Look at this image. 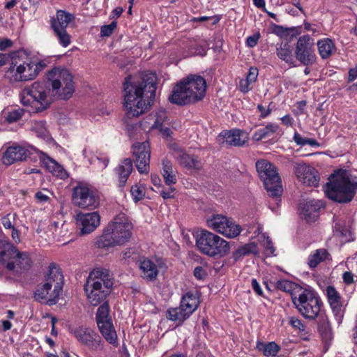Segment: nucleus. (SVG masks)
<instances>
[{
  "label": "nucleus",
  "instance_id": "nucleus-1",
  "mask_svg": "<svg viewBox=\"0 0 357 357\" xmlns=\"http://www.w3.org/2000/svg\"><path fill=\"white\" fill-rule=\"evenodd\" d=\"M156 77L153 74L128 76L123 83L124 106L128 112H146L154 103Z\"/></svg>",
  "mask_w": 357,
  "mask_h": 357
},
{
  "label": "nucleus",
  "instance_id": "nucleus-2",
  "mask_svg": "<svg viewBox=\"0 0 357 357\" xmlns=\"http://www.w3.org/2000/svg\"><path fill=\"white\" fill-rule=\"evenodd\" d=\"M132 230L131 222L116 216L103 229L102 234L96 238L95 245L98 249L108 251L110 248L124 245L130 241Z\"/></svg>",
  "mask_w": 357,
  "mask_h": 357
},
{
  "label": "nucleus",
  "instance_id": "nucleus-3",
  "mask_svg": "<svg viewBox=\"0 0 357 357\" xmlns=\"http://www.w3.org/2000/svg\"><path fill=\"white\" fill-rule=\"evenodd\" d=\"M328 180L324 192L328 199L340 204L352 201L357 190V182L351 181L347 170H335Z\"/></svg>",
  "mask_w": 357,
  "mask_h": 357
},
{
  "label": "nucleus",
  "instance_id": "nucleus-4",
  "mask_svg": "<svg viewBox=\"0 0 357 357\" xmlns=\"http://www.w3.org/2000/svg\"><path fill=\"white\" fill-rule=\"evenodd\" d=\"M47 66L45 60L36 61L22 52L11 53V62L7 71L11 82H26L35 79Z\"/></svg>",
  "mask_w": 357,
  "mask_h": 357
},
{
  "label": "nucleus",
  "instance_id": "nucleus-5",
  "mask_svg": "<svg viewBox=\"0 0 357 357\" xmlns=\"http://www.w3.org/2000/svg\"><path fill=\"white\" fill-rule=\"evenodd\" d=\"M206 89V82L204 77L190 75L174 88L169 100L178 105L195 103L204 98Z\"/></svg>",
  "mask_w": 357,
  "mask_h": 357
},
{
  "label": "nucleus",
  "instance_id": "nucleus-6",
  "mask_svg": "<svg viewBox=\"0 0 357 357\" xmlns=\"http://www.w3.org/2000/svg\"><path fill=\"white\" fill-rule=\"evenodd\" d=\"M113 281L109 271L103 268L93 269L87 278L84 289L89 303L97 306L103 304L107 296L110 294Z\"/></svg>",
  "mask_w": 357,
  "mask_h": 357
},
{
  "label": "nucleus",
  "instance_id": "nucleus-7",
  "mask_svg": "<svg viewBox=\"0 0 357 357\" xmlns=\"http://www.w3.org/2000/svg\"><path fill=\"white\" fill-rule=\"evenodd\" d=\"M293 305L306 320L314 321L323 312L324 303L319 294L310 287H305L293 298Z\"/></svg>",
  "mask_w": 357,
  "mask_h": 357
},
{
  "label": "nucleus",
  "instance_id": "nucleus-8",
  "mask_svg": "<svg viewBox=\"0 0 357 357\" xmlns=\"http://www.w3.org/2000/svg\"><path fill=\"white\" fill-rule=\"evenodd\" d=\"M196 246L201 253L210 257H225L230 250L227 241L207 230H202L197 233Z\"/></svg>",
  "mask_w": 357,
  "mask_h": 357
},
{
  "label": "nucleus",
  "instance_id": "nucleus-9",
  "mask_svg": "<svg viewBox=\"0 0 357 357\" xmlns=\"http://www.w3.org/2000/svg\"><path fill=\"white\" fill-rule=\"evenodd\" d=\"M47 79L52 86V92L61 100H68L75 92L73 76L65 68L55 67L48 71Z\"/></svg>",
  "mask_w": 357,
  "mask_h": 357
},
{
  "label": "nucleus",
  "instance_id": "nucleus-10",
  "mask_svg": "<svg viewBox=\"0 0 357 357\" xmlns=\"http://www.w3.org/2000/svg\"><path fill=\"white\" fill-rule=\"evenodd\" d=\"M256 169L268 195L279 198L282 192L281 179L274 165L267 160H259Z\"/></svg>",
  "mask_w": 357,
  "mask_h": 357
},
{
  "label": "nucleus",
  "instance_id": "nucleus-11",
  "mask_svg": "<svg viewBox=\"0 0 357 357\" xmlns=\"http://www.w3.org/2000/svg\"><path fill=\"white\" fill-rule=\"evenodd\" d=\"M96 321L98 330L103 338L114 347H118V335L110 315L109 303L101 304L96 314Z\"/></svg>",
  "mask_w": 357,
  "mask_h": 357
},
{
  "label": "nucleus",
  "instance_id": "nucleus-12",
  "mask_svg": "<svg viewBox=\"0 0 357 357\" xmlns=\"http://www.w3.org/2000/svg\"><path fill=\"white\" fill-rule=\"evenodd\" d=\"M73 201L79 208L93 209L99 205L100 197L97 190L80 183L73 189Z\"/></svg>",
  "mask_w": 357,
  "mask_h": 357
},
{
  "label": "nucleus",
  "instance_id": "nucleus-13",
  "mask_svg": "<svg viewBox=\"0 0 357 357\" xmlns=\"http://www.w3.org/2000/svg\"><path fill=\"white\" fill-rule=\"evenodd\" d=\"M74 20V16L63 10H57L56 17L51 19V27L59 40V44L63 47H68L71 42L70 36L67 33L66 28Z\"/></svg>",
  "mask_w": 357,
  "mask_h": 357
},
{
  "label": "nucleus",
  "instance_id": "nucleus-14",
  "mask_svg": "<svg viewBox=\"0 0 357 357\" xmlns=\"http://www.w3.org/2000/svg\"><path fill=\"white\" fill-rule=\"evenodd\" d=\"M294 55L303 66H310L317 61L314 39L308 34L300 36L297 40Z\"/></svg>",
  "mask_w": 357,
  "mask_h": 357
},
{
  "label": "nucleus",
  "instance_id": "nucleus-15",
  "mask_svg": "<svg viewBox=\"0 0 357 357\" xmlns=\"http://www.w3.org/2000/svg\"><path fill=\"white\" fill-rule=\"evenodd\" d=\"M73 335L77 340L92 351H101L105 342L100 335L93 329L84 326L74 329Z\"/></svg>",
  "mask_w": 357,
  "mask_h": 357
},
{
  "label": "nucleus",
  "instance_id": "nucleus-16",
  "mask_svg": "<svg viewBox=\"0 0 357 357\" xmlns=\"http://www.w3.org/2000/svg\"><path fill=\"white\" fill-rule=\"evenodd\" d=\"M207 225L215 231L229 238H235L241 231V226L236 224L231 218L219 214L213 215L208 219Z\"/></svg>",
  "mask_w": 357,
  "mask_h": 357
},
{
  "label": "nucleus",
  "instance_id": "nucleus-17",
  "mask_svg": "<svg viewBox=\"0 0 357 357\" xmlns=\"http://www.w3.org/2000/svg\"><path fill=\"white\" fill-rule=\"evenodd\" d=\"M131 151L135 166L140 174H148L150 169L151 147L149 142H136L132 144Z\"/></svg>",
  "mask_w": 357,
  "mask_h": 357
},
{
  "label": "nucleus",
  "instance_id": "nucleus-18",
  "mask_svg": "<svg viewBox=\"0 0 357 357\" xmlns=\"http://www.w3.org/2000/svg\"><path fill=\"white\" fill-rule=\"evenodd\" d=\"M24 92L33 99L36 112L48 109L52 103V98L47 95L45 84L36 82L30 87L26 88Z\"/></svg>",
  "mask_w": 357,
  "mask_h": 357
},
{
  "label": "nucleus",
  "instance_id": "nucleus-19",
  "mask_svg": "<svg viewBox=\"0 0 357 357\" xmlns=\"http://www.w3.org/2000/svg\"><path fill=\"white\" fill-rule=\"evenodd\" d=\"M61 291L54 288L51 282H45L38 286L34 292V299L43 304L50 306L55 305L59 300Z\"/></svg>",
  "mask_w": 357,
  "mask_h": 357
},
{
  "label": "nucleus",
  "instance_id": "nucleus-20",
  "mask_svg": "<svg viewBox=\"0 0 357 357\" xmlns=\"http://www.w3.org/2000/svg\"><path fill=\"white\" fill-rule=\"evenodd\" d=\"M100 216L98 212L77 214V225L82 236L93 232L100 225Z\"/></svg>",
  "mask_w": 357,
  "mask_h": 357
},
{
  "label": "nucleus",
  "instance_id": "nucleus-21",
  "mask_svg": "<svg viewBox=\"0 0 357 357\" xmlns=\"http://www.w3.org/2000/svg\"><path fill=\"white\" fill-rule=\"evenodd\" d=\"M328 302L332 310L333 314L338 324L342 321L344 310L342 308L341 296L340 293L333 286L329 285L326 289Z\"/></svg>",
  "mask_w": 357,
  "mask_h": 357
},
{
  "label": "nucleus",
  "instance_id": "nucleus-22",
  "mask_svg": "<svg viewBox=\"0 0 357 357\" xmlns=\"http://www.w3.org/2000/svg\"><path fill=\"white\" fill-rule=\"evenodd\" d=\"M301 215L308 222H314L319 217L320 210L325 208L321 200L310 199L300 204Z\"/></svg>",
  "mask_w": 357,
  "mask_h": 357
},
{
  "label": "nucleus",
  "instance_id": "nucleus-23",
  "mask_svg": "<svg viewBox=\"0 0 357 357\" xmlns=\"http://www.w3.org/2000/svg\"><path fill=\"white\" fill-rule=\"evenodd\" d=\"M296 175L307 186L317 187L319 183L318 172L312 167L305 164L299 165L296 169Z\"/></svg>",
  "mask_w": 357,
  "mask_h": 357
},
{
  "label": "nucleus",
  "instance_id": "nucleus-24",
  "mask_svg": "<svg viewBox=\"0 0 357 357\" xmlns=\"http://www.w3.org/2000/svg\"><path fill=\"white\" fill-rule=\"evenodd\" d=\"M144 113H126L123 119V124L126 126L128 135L131 137L134 136L137 130L139 128L142 130H146L149 124L146 121H138L139 117Z\"/></svg>",
  "mask_w": 357,
  "mask_h": 357
},
{
  "label": "nucleus",
  "instance_id": "nucleus-25",
  "mask_svg": "<svg viewBox=\"0 0 357 357\" xmlns=\"http://www.w3.org/2000/svg\"><path fill=\"white\" fill-rule=\"evenodd\" d=\"M176 161L178 165L188 171H199L203 163L198 155L190 154L187 151H180L176 155Z\"/></svg>",
  "mask_w": 357,
  "mask_h": 357
},
{
  "label": "nucleus",
  "instance_id": "nucleus-26",
  "mask_svg": "<svg viewBox=\"0 0 357 357\" xmlns=\"http://www.w3.org/2000/svg\"><path fill=\"white\" fill-rule=\"evenodd\" d=\"M29 154V150L22 146H10L7 148L3 153V162L5 165H10L15 162L25 160Z\"/></svg>",
  "mask_w": 357,
  "mask_h": 357
},
{
  "label": "nucleus",
  "instance_id": "nucleus-27",
  "mask_svg": "<svg viewBox=\"0 0 357 357\" xmlns=\"http://www.w3.org/2000/svg\"><path fill=\"white\" fill-rule=\"evenodd\" d=\"M133 171L132 160L125 158L114 169L118 181V187L121 190L125 187L126 182Z\"/></svg>",
  "mask_w": 357,
  "mask_h": 357
},
{
  "label": "nucleus",
  "instance_id": "nucleus-28",
  "mask_svg": "<svg viewBox=\"0 0 357 357\" xmlns=\"http://www.w3.org/2000/svg\"><path fill=\"white\" fill-rule=\"evenodd\" d=\"M221 135L224 142L231 146H243L248 142V134L240 129L225 130Z\"/></svg>",
  "mask_w": 357,
  "mask_h": 357
},
{
  "label": "nucleus",
  "instance_id": "nucleus-29",
  "mask_svg": "<svg viewBox=\"0 0 357 357\" xmlns=\"http://www.w3.org/2000/svg\"><path fill=\"white\" fill-rule=\"evenodd\" d=\"M39 158L42 165L53 175L62 179L68 176V172L63 167L47 154L40 152Z\"/></svg>",
  "mask_w": 357,
  "mask_h": 357
},
{
  "label": "nucleus",
  "instance_id": "nucleus-30",
  "mask_svg": "<svg viewBox=\"0 0 357 357\" xmlns=\"http://www.w3.org/2000/svg\"><path fill=\"white\" fill-rule=\"evenodd\" d=\"M141 276L147 281L155 280L159 273L158 266L149 258L142 257L139 261Z\"/></svg>",
  "mask_w": 357,
  "mask_h": 357
},
{
  "label": "nucleus",
  "instance_id": "nucleus-31",
  "mask_svg": "<svg viewBox=\"0 0 357 357\" xmlns=\"http://www.w3.org/2000/svg\"><path fill=\"white\" fill-rule=\"evenodd\" d=\"M317 329L322 340L328 344L333 339V331L331 322L327 315L323 312L319 317L317 318Z\"/></svg>",
  "mask_w": 357,
  "mask_h": 357
},
{
  "label": "nucleus",
  "instance_id": "nucleus-32",
  "mask_svg": "<svg viewBox=\"0 0 357 357\" xmlns=\"http://www.w3.org/2000/svg\"><path fill=\"white\" fill-rule=\"evenodd\" d=\"M46 282L53 284L54 288L58 289L61 291L63 285V275L60 267L55 263H51L49 266V271L45 278Z\"/></svg>",
  "mask_w": 357,
  "mask_h": 357
},
{
  "label": "nucleus",
  "instance_id": "nucleus-33",
  "mask_svg": "<svg viewBox=\"0 0 357 357\" xmlns=\"http://www.w3.org/2000/svg\"><path fill=\"white\" fill-rule=\"evenodd\" d=\"M275 289L278 290L282 291L284 292L289 293L291 296V302L293 298L297 297V296L305 288L298 284L290 281L289 280H279L275 282Z\"/></svg>",
  "mask_w": 357,
  "mask_h": 357
},
{
  "label": "nucleus",
  "instance_id": "nucleus-34",
  "mask_svg": "<svg viewBox=\"0 0 357 357\" xmlns=\"http://www.w3.org/2000/svg\"><path fill=\"white\" fill-rule=\"evenodd\" d=\"M331 259V256L328 250L324 248H320L316 250L308 256L307 265L310 269L313 270L321 262Z\"/></svg>",
  "mask_w": 357,
  "mask_h": 357
},
{
  "label": "nucleus",
  "instance_id": "nucleus-35",
  "mask_svg": "<svg viewBox=\"0 0 357 357\" xmlns=\"http://www.w3.org/2000/svg\"><path fill=\"white\" fill-rule=\"evenodd\" d=\"M256 349L266 357H276L281 350V347L274 341L264 342L257 340Z\"/></svg>",
  "mask_w": 357,
  "mask_h": 357
},
{
  "label": "nucleus",
  "instance_id": "nucleus-36",
  "mask_svg": "<svg viewBox=\"0 0 357 357\" xmlns=\"http://www.w3.org/2000/svg\"><path fill=\"white\" fill-rule=\"evenodd\" d=\"M157 114L156 119L154 121L153 124H152L149 130L153 129H158L162 135L165 137H169L172 135V131L169 127H165V125H169V123L167 122L169 121L167 116H166V113H155Z\"/></svg>",
  "mask_w": 357,
  "mask_h": 357
},
{
  "label": "nucleus",
  "instance_id": "nucleus-37",
  "mask_svg": "<svg viewBox=\"0 0 357 357\" xmlns=\"http://www.w3.org/2000/svg\"><path fill=\"white\" fill-rule=\"evenodd\" d=\"M319 54L321 59L329 58L335 51L334 42L330 38H322L317 43Z\"/></svg>",
  "mask_w": 357,
  "mask_h": 357
},
{
  "label": "nucleus",
  "instance_id": "nucleus-38",
  "mask_svg": "<svg viewBox=\"0 0 357 357\" xmlns=\"http://www.w3.org/2000/svg\"><path fill=\"white\" fill-rule=\"evenodd\" d=\"M190 314L186 312L185 308L180 304L178 307H172L167 310L166 317L168 319L177 322L181 325L186 320Z\"/></svg>",
  "mask_w": 357,
  "mask_h": 357
},
{
  "label": "nucleus",
  "instance_id": "nucleus-39",
  "mask_svg": "<svg viewBox=\"0 0 357 357\" xmlns=\"http://www.w3.org/2000/svg\"><path fill=\"white\" fill-rule=\"evenodd\" d=\"M199 303V298L192 292L189 291L183 296L180 304L191 315L198 307Z\"/></svg>",
  "mask_w": 357,
  "mask_h": 357
},
{
  "label": "nucleus",
  "instance_id": "nucleus-40",
  "mask_svg": "<svg viewBox=\"0 0 357 357\" xmlns=\"http://www.w3.org/2000/svg\"><path fill=\"white\" fill-rule=\"evenodd\" d=\"M162 175L163 176L165 183L167 185L175 184L177 181L176 176L173 170L172 163L168 159H163L162 162Z\"/></svg>",
  "mask_w": 357,
  "mask_h": 357
},
{
  "label": "nucleus",
  "instance_id": "nucleus-41",
  "mask_svg": "<svg viewBox=\"0 0 357 357\" xmlns=\"http://www.w3.org/2000/svg\"><path fill=\"white\" fill-rule=\"evenodd\" d=\"M257 252V246L255 242H251L239 247L232 253V258L234 261H237L244 256L250 254H256Z\"/></svg>",
  "mask_w": 357,
  "mask_h": 357
},
{
  "label": "nucleus",
  "instance_id": "nucleus-42",
  "mask_svg": "<svg viewBox=\"0 0 357 357\" xmlns=\"http://www.w3.org/2000/svg\"><path fill=\"white\" fill-rule=\"evenodd\" d=\"M278 56L287 63L295 66V60L292 54L290 45L287 43H282L276 50Z\"/></svg>",
  "mask_w": 357,
  "mask_h": 357
},
{
  "label": "nucleus",
  "instance_id": "nucleus-43",
  "mask_svg": "<svg viewBox=\"0 0 357 357\" xmlns=\"http://www.w3.org/2000/svg\"><path fill=\"white\" fill-rule=\"evenodd\" d=\"M278 130V126L274 123H268L264 128H261L255 131L253 138L256 141H260L266 139Z\"/></svg>",
  "mask_w": 357,
  "mask_h": 357
},
{
  "label": "nucleus",
  "instance_id": "nucleus-44",
  "mask_svg": "<svg viewBox=\"0 0 357 357\" xmlns=\"http://www.w3.org/2000/svg\"><path fill=\"white\" fill-rule=\"evenodd\" d=\"M0 244L3 246L0 250V261L6 262L7 259H14L15 260L17 254L20 252L17 248L10 243H0Z\"/></svg>",
  "mask_w": 357,
  "mask_h": 357
},
{
  "label": "nucleus",
  "instance_id": "nucleus-45",
  "mask_svg": "<svg viewBox=\"0 0 357 357\" xmlns=\"http://www.w3.org/2000/svg\"><path fill=\"white\" fill-rule=\"evenodd\" d=\"M17 266L20 270H28L31 266L32 261L27 252H19L15 259Z\"/></svg>",
  "mask_w": 357,
  "mask_h": 357
},
{
  "label": "nucleus",
  "instance_id": "nucleus-46",
  "mask_svg": "<svg viewBox=\"0 0 357 357\" xmlns=\"http://www.w3.org/2000/svg\"><path fill=\"white\" fill-rule=\"evenodd\" d=\"M208 43L206 40L193 41L191 43L192 54L195 55L204 56L206 54Z\"/></svg>",
  "mask_w": 357,
  "mask_h": 357
},
{
  "label": "nucleus",
  "instance_id": "nucleus-47",
  "mask_svg": "<svg viewBox=\"0 0 357 357\" xmlns=\"http://www.w3.org/2000/svg\"><path fill=\"white\" fill-rule=\"evenodd\" d=\"M130 193L135 202L142 200L145 196L144 190L137 184L131 187Z\"/></svg>",
  "mask_w": 357,
  "mask_h": 357
},
{
  "label": "nucleus",
  "instance_id": "nucleus-48",
  "mask_svg": "<svg viewBox=\"0 0 357 357\" xmlns=\"http://www.w3.org/2000/svg\"><path fill=\"white\" fill-rule=\"evenodd\" d=\"M289 324L294 328L298 329L300 331H304L305 330V325L303 322L297 317H290L289 318Z\"/></svg>",
  "mask_w": 357,
  "mask_h": 357
},
{
  "label": "nucleus",
  "instance_id": "nucleus-49",
  "mask_svg": "<svg viewBox=\"0 0 357 357\" xmlns=\"http://www.w3.org/2000/svg\"><path fill=\"white\" fill-rule=\"evenodd\" d=\"M116 22H112L109 24L102 26L100 29L101 36L108 37L111 36L114 30L116 28Z\"/></svg>",
  "mask_w": 357,
  "mask_h": 357
},
{
  "label": "nucleus",
  "instance_id": "nucleus-50",
  "mask_svg": "<svg viewBox=\"0 0 357 357\" xmlns=\"http://www.w3.org/2000/svg\"><path fill=\"white\" fill-rule=\"evenodd\" d=\"M195 278L198 280H204L208 275L207 271L202 266H197L193 271Z\"/></svg>",
  "mask_w": 357,
  "mask_h": 357
},
{
  "label": "nucleus",
  "instance_id": "nucleus-51",
  "mask_svg": "<svg viewBox=\"0 0 357 357\" xmlns=\"http://www.w3.org/2000/svg\"><path fill=\"white\" fill-rule=\"evenodd\" d=\"M264 248H265V251L267 254H268L269 255H274L275 248L273 245L272 240L268 236L266 239Z\"/></svg>",
  "mask_w": 357,
  "mask_h": 357
},
{
  "label": "nucleus",
  "instance_id": "nucleus-52",
  "mask_svg": "<svg viewBox=\"0 0 357 357\" xmlns=\"http://www.w3.org/2000/svg\"><path fill=\"white\" fill-rule=\"evenodd\" d=\"M258 76V70L257 68L251 67L249 70V73L246 77V79L253 84L257 78Z\"/></svg>",
  "mask_w": 357,
  "mask_h": 357
},
{
  "label": "nucleus",
  "instance_id": "nucleus-53",
  "mask_svg": "<svg viewBox=\"0 0 357 357\" xmlns=\"http://www.w3.org/2000/svg\"><path fill=\"white\" fill-rule=\"evenodd\" d=\"M6 121L8 123H13L21 119L24 113H8Z\"/></svg>",
  "mask_w": 357,
  "mask_h": 357
},
{
  "label": "nucleus",
  "instance_id": "nucleus-54",
  "mask_svg": "<svg viewBox=\"0 0 357 357\" xmlns=\"http://www.w3.org/2000/svg\"><path fill=\"white\" fill-rule=\"evenodd\" d=\"M35 198L38 203H41V204L48 202L50 199L47 195L45 194L42 191H38L35 194Z\"/></svg>",
  "mask_w": 357,
  "mask_h": 357
},
{
  "label": "nucleus",
  "instance_id": "nucleus-55",
  "mask_svg": "<svg viewBox=\"0 0 357 357\" xmlns=\"http://www.w3.org/2000/svg\"><path fill=\"white\" fill-rule=\"evenodd\" d=\"M176 189L175 188L170 187L168 190H165L162 189L159 191L160 195L164 199H167L170 198H173L174 195L173 193L175 192Z\"/></svg>",
  "mask_w": 357,
  "mask_h": 357
},
{
  "label": "nucleus",
  "instance_id": "nucleus-56",
  "mask_svg": "<svg viewBox=\"0 0 357 357\" xmlns=\"http://www.w3.org/2000/svg\"><path fill=\"white\" fill-rule=\"evenodd\" d=\"M251 285L253 291L259 296H262L264 294L263 290L257 279L252 278L251 280Z\"/></svg>",
  "mask_w": 357,
  "mask_h": 357
},
{
  "label": "nucleus",
  "instance_id": "nucleus-57",
  "mask_svg": "<svg viewBox=\"0 0 357 357\" xmlns=\"http://www.w3.org/2000/svg\"><path fill=\"white\" fill-rule=\"evenodd\" d=\"M1 224L6 229H13L15 227L10 220V214H7L1 218Z\"/></svg>",
  "mask_w": 357,
  "mask_h": 357
},
{
  "label": "nucleus",
  "instance_id": "nucleus-58",
  "mask_svg": "<svg viewBox=\"0 0 357 357\" xmlns=\"http://www.w3.org/2000/svg\"><path fill=\"white\" fill-rule=\"evenodd\" d=\"M259 38V34H254L252 36L248 37L246 40L247 45L250 47H255L257 44Z\"/></svg>",
  "mask_w": 357,
  "mask_h": 357
},
{
  "label": "nucleus",
  "instance_id": "nucleus-59",
  "mask_svg": "<svg viewBox=\"0 0 357 357\" xmlns=\"http://www.w3.org/2000/svg\"><path fill=\"white\" fill-rule=\"evenodd\" d=\"M250 84H252V83L247 79H241L239 82V89L242 92L246 93L251 89L250 86Z\"/></svg>",
  "mask_w": 357,
  "mask_h": 357
},
{
  "label": "nucleus",
  "instance_id": "nucleus-60",
  "mask_svg": "<svg viewBox=\"0 0 357 357\" xmlns=\"http://www.w3.org/2000/svg\"><path fill=\"white\" fill-rule=\"evenodd\" d=\"M342 279L346 284H351L354 282V275L350 271H346L342 275Z\"/></svg>",
  "mask_w": 357,
  "mask_h": 357
},
{
  "label": "nucleus",
  "instance_id": "nucleus-61",
  "mask_svg": "<svg viewBox=\"0 0 357 357\" xmlns=\"http://www.w3.org/2000/svg\"><path fill=\"white\" fill-rule=\"evenodd\" d=\"M13 45V42L8 38L0 40V50L3 51L7 48L11 47Z\"/></svg>",
  "mask_w": 357,
  "mask_h": 357
},
{
  "label": "nucleus",
  "instance_id": "nucleus-62",
  "mask_svg": "<svg viewBox=\"0 0 357 357\" xmlns=\"http://www.w3.org/2000/svg\"><path fill=\"white\" fill-rule=\"evenodd\" d=\"M307 138L303 137L301 135L296 132L294 136V142L300 146H305Z\"/></svg>",
  "mask_w": 357,
  "mask_h": 357
},
{
  "label": "nucleus",
  "instance_id": "nucleus-63",
  "mask_svg": "<svg viewBox=\"0 0 357 357\" xmlns=\"http://www.w3.org/2000/svg\"><path fill=\"white\" fill-rule=\"evenodd\" d=\"M7 62H11V54H6L0 53V66L5 65Z\"/></svg>",
  "mask_w": 357,
  "mask_h": 357
},
{
  "label": "nucleus",
  "instance_id": "nucleus-64",
  "mask_svg": "<svg viewBox=\"0 0 357 357\" xmlns=\"http://www.w3.org/2000/svg\"><path fill=\"white\" fill-rule=\"evenodd\" d=\"M356 78H357V66L355 68H351L349 70L348 80H349V82H353Z\"/></svg>",
  "mask_w": 357,
  "mask_h": 357
}]
</instances>
